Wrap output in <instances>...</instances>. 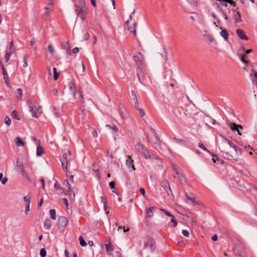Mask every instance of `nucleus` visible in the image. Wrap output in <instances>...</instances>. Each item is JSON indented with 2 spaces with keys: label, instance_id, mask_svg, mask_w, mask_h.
Here are the masks:
<instances>
[{
  "label": "nucleus",
  "instance_id": "1",
  "mask_svg": "<svg viewBox=\"0 0 257 257\" xmlns=\"http://www.w3.org/2000/svg\"><path fill=\"white\" fill-rule=\"evenodd\" d=\"M149 247L151 251H153L156 248L155 241L154 239L151 237H149L147 242L144 243V247L147 248Z\"/></svg>",
  "mask_w": 257,
  "mask_h": 257
},
{
  "label": "nucleus",
  "instance_id": "2",
  "mask_svg": "<svg viewBox=\"0 0 257 257\" xmlns=\"http://www.w3.org/2000/svg\"><path fill=\"white\" fill-rule=\"evenodd\" d=\"M68 223L67 219L63 216H59L58 219L57 225L60 229H63Z\"/></svg>",
  "mask_w": 257,
  "mask_h": 257
},
{
  "label": "nucleus",
  "instance_id": "3",
  "mask_svg": "<svg viewBox=\"0 0 257 257\" xmlns=\"http://www.w3.org/2000/svg\"><path fill=\"white\" fill-rule=\"evenodd\" d=\"M75 10L77 15L78 17H80V18L82 20H85L84 14L85 13L86 10L85 8H84L83 7H80L79 6L77 5H75Z\"/></svg>",
  "mask_w": 257,
  "mask_h": 257
},
{
  "label": "nucleus",
  "instance_id": "4",
  "mask_svg": "<svg viewBox=\"0 0 257 257\" xmlns=\"http://www.w3.org/2000/svg\"><path fill=\"white\" fill-rule=\"evenodd\" d=\"M161 186L163 188L164 191L167 193L168 195H173L172 191L170 188L168 180L164 179L161 183Z\"/></svg>",
  "mask_w": 257,
  "mask_h": 257
},
{
  "label": "nucleus",
  "instance_id": "5",
  "mask_svg": "<svg viewBox=\"0 0 257 257\" xmlns=\"http://www.w3.org/2000/svg\"><path fill=\"white\" fill-rule=\"evenodd\" d=\"M222 149L221 152H222V156L224 159L235 162L238 161L237 158L234 157L233 155L225 151L226 150L225 148L222 147Z\"/></svg>",
  "mask_w": 257,
  "mask_h": 257
},
{
  "label": "nucleus",
  "instance_id": "6",
  "mask_svg": "<svg viewBox=\"0 0 257 257\" xmlns=\"http://www.w3.org/2000/svg\"><path fill=\"white\" fill-rule=\"evenodd\" d=\"M226 124L233 132L238 131V128H240L241 130L243 129L242 125L240 124H237L234 122L227 121Z\"/></svg>",
  "mask_w": 257,
  "mask_h": 257
},
{
  "label": "nucleus",
  "instance_id": "7",
  "mask_svg": "<svg viewBox=\"0 0 257 257\" xmlns=\"http://www.w3.org/2000/svg\"><path fill=\"white\" fill-rule=\"evenodd\" d=\"M236 32L238 37L239 39L244 40H248V37L245 35V32L243 30L240 29H237L236 30Z\"/></svg>",
  "mask_w": 257,
  "mask_h": 257
},
{
  "label": "nucleus",
  "instance_id": "8",
  "mask_svg": "<svg viewBox=\"0 0 257 257\" xmlns=\"http://www.w3.org/2000/svg\"><path fill=\"white\" fill-rule=\"evenodd\" d=\"M134 161L132 160L131 156H127V159L126 161V165L128 167H131L132 170L135 171L136 168L133 164Z\"/></svg>",
  "mask_w": 257,
  "mask_h": 257
},
{
  "label": "nucleus",
  "instance_id": "9",
  "mask_svg": "<svg viewBox=\"0 0 257 257\" xmlns=\"http://www.w3.org/2000/svg\"><path fill=\"white\" fill-rule=\"evenodd\" d=\"M105 247L107 254L110 255L111 252L114 249V247L110 242V239H109L108 243L105 244Z\"/></svg>",
  "mask_w": 257,
  "mask_h": 257
},
{
  "label": "nucleus",
  "instance_id": "10",
  "mask_svg": "<svg viewBox=\"0 0 257 257\" xmlns=\"http://www.w3.org/2000/svg\"><path fill=\"white\" fill-rule=\"evenodd\" d=\"M3 75L4 77V80L5 81V84L8 86H10L9 85V78L8 76V74H7L5 68L3 67Z\"/></svg>",
  "mask_w": 257,
  "mask_h": 257
},
{
  "label": "nucleus",
  "instance_id": "11",
  "mask_svg": "<svg viewBox=\"0 0 257 257\" xmlns=\"http://www.w3.org/2000/svg\"><path fill=\"white\" fill-rule=\"evenodd\" d=\"M63 184L64 185L66 186V187H68V192L69 193L70 195L71 196V195L73 194V196L75 197L74 192L72 190L71 185L69 183L68 180H65L63 181Z\"/></svg>",
  "mask_w": 257,
  "mask_h": 257
},
{
  "label": "nucleus",
  "instance_id": "12",
  "mask_svg": "<svg viewBox=\"0 0 257 257\" xmlns=\"http://www.w3.org/2000/svg\"><path fill=\"white\" fill-rule=\"evenodd\" d=\"M155 207L154 206L150 207L148 209L146 210V217H152L154 214V210H155Z\"/></svg>",
  "mask_w": 257,
  "mask_h": 257
},
{
  "label": "nucleus",
  "instance_id": "13",
  "mask_svg": "<svg viewBox=\"0 0 257 257\" xmlns=\"http://www.w3.org/2000/svg\"><path fill=\"white\" fill-rule=\"evenodd\" d=\"M173 176L175 178H177L182 184H183L186 182V178L183 173L178 175V177H176L175 175H174Z\"/></svg>",
  "mask_w": 257,
  "mask_h": 257
},
{
  "label": "nucleus",
  "instance_id": "14",
  "mask_svg": "<svg viewBox=\"0 0 257 257\" xmlns=\"http://www.w3.org/2000/svg\"><path fill=\"white\" fill-rule=\"evenodd\" d=\"M172 167L173 171L175 173L176 175H179L183 173V172L180 170V167L178 165L175 164H173Z\"/></svg>",
  "mask_w": 257,
  "mask_h": 257
},
{
  "label": "nucleus",
  "instance_id": "15",
  "mask_svg": "<svg viewBox=\"0 0 257 257\" xmlns=\"http://www.w3.org/2000/svg\"><path fill=\"white\" fill-rule=\"evenodd\" d=\"M71 153L69 150H67V153H64L62 155V157L61 159V162H68L69 159L68 158V156H71Z\"/></svg>",
  "mask_w": 257,
  "mask_h": 257
},
{
  "label": "nucleus",
  "instance_id": "16",
  "mask_svg": "<svg viewBox=\"0 0 257 257\" xmlns=\"http://www.w3.org/2000/svg\"><path fill=\"white\" fill-rule=\"evenodd\" d=\"M220 36L223 38L225 41L228 39L229 34L226 29H224L220 32Z\"/></svg>",
  "mask_w": 257,
  "mask_h": 257
},
{
  "label": "nucleus",
  "instance_id": "17",
  "mask_svg": "<svg viewBox=\"0 0 257 257\" xmlns=\"http://www.w3.org/2000/svg\"><path fill=\"white\" fill-rule=\"evenodd\" d=\"M233 17L235 19V23H238L242 22V20L241 19V15L239 12H237L236 14H234Z\"/></svg>",
  "mask_w": 257,
  "mask_h": 257
},
{
  "label": "nucleus",
  "instance_id": "18",
  "mask_svg": "<svg viewBox=\"0 0 257 257\" xmlns=\"http://www.w3.org/2000/svg\"><path fill=\"white\" fill-rule=\"evenodd\" d=\"M68 86L70 90L72 91V93H73V96L75 97L76 95V89L74 83L72 81L70 82L68 84Z\"/></svg>",
  "mask_w": 257,
  "mask_h": 257
},
{
  "label": "nucleus",
  "instance_id": "19",
  "mask_svg": "<svg viewBox=\"0 0 257 257\" xmlns=\"http://www.w3.org/2000/svg\"><path fill=\"white\" fill-rule=\"evenodd\" d=\"M52 225V222L50 219H47L45 220L44 223V227L46 229H49Z\"/></svg>",
  "mask_w": 257,
  "mask_h": 257
},
{
  "label": "nucleus",
  "instance_id": "20",
  "mask_svg": "<svg viewBox=\"0 0 257 257\" xmlns=\"http://www.w3.org/2000/svg\"><path fill=\"white\" fill-rule=\"evenodd\" d=\"M43 153H44V151L43 147L40 146V145H38L37 148V156H40Z\"/></svg>",
  "mask_w": 257,
  "mask_h": 257
},
{
  "label": "nucleus",
  "instance_id": "21",
  "mask_svg": "<svg viewBox=\"0 0 257 257\" xmlns=\"http://www.w3.org/2000/svg\"><path fill=\"white\" fill-rule=\"evenodd\" d=\"M15 142L16 143V145L17 146H24V142L22 140L21 138L17 137L15 139Z\"/></svg>",
  "mask_w": 257,
  "mask_h": 257
},
{
  "label": "nucleus",
  "instance_id": "22",
  "mask_svg": "<svg viewBox=\"0 0 257 257\" xmlns=\"http://www.w3.org/2000/svg\"><path fill=\"white\" fill-rule=\"evenodd\" d=\"M78 91H79V93L80 94V97L81 99L80 100L81 106L83 107V106H84L85 102H84V100L83 95L82 94V91L81 90V87H80L78 88Z\"/></svg>",
  "mask_w": 257,
  "mask_h": 257
},
{
  "label": "nucleus",
  "instance_id": "23",
  "mask_svg": "<svg viewBox=\"0 0 257 257\" xmlns=\"http://www.w3.org/2000/svg\"><path fill=\"white\" fill-rule=\"evenodd\" d=\"M30 199L31 195L30 193H29L27 196H25L23 197V200L25 202V204H30Z\"/></svg>",
  "mask_w": 257,
  "mask_h": 257
},
{
  "label": "nucleus",
  "instance_id": "24",
  "mask_svg": "<svg viewBox=\"0 0 257 257\" xmlns=\"http://www.w3.org/2000/svg\"><path fill=\"white\" fill-rule=\"evenodd\" d=\"M50 215L51 218L53 220H55L56 219V211L54 209H52L50 210Z\"/></svg>",
  "mask_w": 257,
  "mask_h": 257
},
{
  "label": "nucleus",
  "instance_id": "25",
  "mask_svg": "<svg viewBox=\"0 0 257 257\" xmlns=\"http://www.w3.org/2000/svg\"><path fill=\"white\" fill-rule=\"evenodd\" d=\"M133 59L135 62L136 63L138 67L140 68L141 63L140 58L137 56H134Z\"/></svg>",
  "mask_w": 257,
  "mask_h": 257
},
{
  "label": "nucleus",
  "instance_id": "26",
  "mask_svg": "<svg viewBox=\"0 0 257 257\" xmlns=\"http://www.w3.org/2000/svg\"><path fill=\"white\" fill-rule=\"evenodd\" d=\"M143 155L146 159L151 158V154L152 153L149 152L147 150H145L143 152Z\"/></svg>",
  "mask_w": 257,
  "mask_h": 257
},
{
  "label": "nucleus",
  "instance_id": "27",
  "mask_svg": "<svg viewBox=\"0 0 257 257\" xmlns=\"http://www.w3.org/2000/svg\"><path fill=\"white\" fill-rule=\"evenodd\" d=\"M94 166V165H93L92 166V171L94 172V174L95 177L97 178V179L100 180L101 177H100V175H99L98 170L95 169L94 168H93Z\"/></svg>",
  "mask_w": 257,
  "mask_h": 257
},
{
  "label": "nucleus",
  "instance_id": "28",
  "mask_svg": "<svg viewBox=\"0 0 257 257\" xmlns=\"http://www.w3.org/2000/svg\"><path fill=\"white\" fill-rule=\"evenodd\" d=\"M174 139L176 140L177 142L181 143L186 146H187V142L185 140L181 139H177L176 137H174Z\"/></svg>",
  "mask_w": 257,
  "mask_h": 257
},
{
  "label": "nucleus",
  "instance_id": "29",
  "mask_svg": "<svg viewBox=\"0 0 257 257\" xmlns=\"http://www.w3.org/2000/svg\"><path fill=\"white\" fill-rule=\"evenodd\" d=\"M101 201L103 203L104 209L106 211L107 209L106 198L105 196L101 197Z\"/></svg>",
  "mask_w": 257,
  "mask_h": 257
},
{
  "label": "nucleus",
  "instance_id": "30",
  "mask_svg": "<svg viewBox=\"0 0 257 257\" xmlns=\"http://www.w3.org/2000/svg\"><path fill=\"white\" fill-rule=\"evenodd\" d=\"M101 201L103 203L104 209L106 211L107 209L106 198L105 196L101 197Z\"/></svg>",
  "mask_w": 257,
  "mask_h": 257
},
{
  "label": "nucleus",
  "instance_id": "31",
  "mask_svg": "<svg viewBox=\"0 0 257 257\" xmlns=\"http://www.w3.org/2000/svg\"><path fill=\"white\" fill-rule=\"evenodd\" d=\"M16 168L21 172L23 171V170H24L23 165L22 164H20L18 161H17Z\"/></svg>",
  "mask_w": 257,
  "mask_h": 257
},
{
  "label": "nucleus",
  "instance_id": "32",
  "mask_svg": "<svg viewBox=\"0 0 257 257\" xmlns=\"http://www.w3.org/2000/svg\"><path fill=\"white\" fill-rule=\"evenodd\" d=\"M53 73H54V79L55 80H57L58 79L59 74L57 71V69L55 67H54L53 69Z\"/></svg>",
  "mask_w": 257,
  "mask_h": 257
},
{
  "label": "nucleus",
  "instance_id": "33",
  "mask_svg": "<svg viewBox=\"0 0 257 257\" xmlns=\"http://www.w3.org/2000/svg\"><path fill=\"white\" fill-rule=\"evenodd\" d=\"M12 117L14 119H15L16 120H20V119L19 116L18 115V112H17V111L16 110H15L12 111Z\"/></svg>",
  "mask_w": 257,
  "mask_h": 257
},
{
  "label": "nucleus",
  "instance_id": "34",
  "mask_svg": "<svg viewBox=\"0 0 257 257\" xmlns=\"http://www.w3.org/2000/svg\"><path fill=\"white\" fill-rule=\"evenodd\" d=\"M79 242H80V244L82 246H85L87 244L86 241H85L84 239L83 238V237H82V236H80L79 237Z\"/></svg>",
  "mask_w": 257,
  "mask_h": 257
},
{
  "label": "nucleus",
  "instance_id": "35",
  "mask_svg": "<svg viewBox=\"0 0 257 257\" xmlns=\"http://www.w3.org/2000/svg\"><path fill=\"white\" fill-rule=\"evenodd\" d=\"M203 36L204 37H205L209 41V42H210V43L213 42V40H214L213 37L211 35H210L203 34Z\"/></svg>",
  "mask_w": 257,
  "mask_h": 257
},
{
  "label": "nucleus",
  "instance_id": "36",
  "mask_svg": "<svg viewBox=\"0 0 257 257\" xmlns=\"http://www.w3.org/2000/svg\"><path fill=\"white\" fill-rule=\"evenodd\" d=\"M136 149L139 151H141V152H143L145 149H144V146L143 145H141L140 144H138L136 145Z\"/></svg>",
  "mask_w": 257,
  "mask_h": 257
},
{
  "label": "nucleus",
  "instance_id": "37",
  "mask_svg": "<svg viewBox=\"0 0 257 257\" xmlns=\"http://www.w3.org/2000/svg\"><path fill=\"white\" fill-rule=\"evenodd\" d=\"M198 147L202 149V150H203L204 151L207 152V153H208L209 154H211V152L208 150L204 146L203 144L202 143H199L198 144Z\"/></svg>",
  "mask_w": 257,
  "mask_h": 257
},
{
  "label": "nucleus",
  "instance_id": "38",
  "mask_svg": "<svg viewBox=\"0 0 257 257\" xmlns=\"http://www.w3.org/2000/svg\"><path fill=\"white\" fill-rule=\"evenodd\" d=\"M12 53H11V51H9L8 50H6V55H5V58L6 60V62H8L10 58V56L11 55Z\"/></svg>",
  "mask_w": 257,
  "mask_h": 257
},
{
  "label": "nucleus",
  "instance_id": "39",
  "mask_svg": "<svg viewBox=\"0 0 257 257\" xmlns=\"http://www.w3.org/2000/svg\"><path fill=\"white\" fill-rule=\"evenodd\" d=\"M106 127H109V128H111V129H112V132H113V133H116V132H117V131H118V128H117V127H116V125H113V126H112V127H111L110 125H109V124H106Z\"/></svg>",
  "mask_w": 257,
  "mask_h": 257
},
{
  "label": "nucleus",
  "instance_id": "40",
  "mask_svg": "<svg viewBox=\"0 0 257 257\" xmlns=\"http://www.w3.org/2000/svg\"><path fill=\"white\" fill-rule=\"evenodd\" d=\"M246 57L247 56H246V54H243L240 57V60L243 63L247 64L248 63V61L245 59Z\"/></svg>",
  "mask_w": 257,
  "mask_h": 257
},
{
  "label": "nucleus",
  "instance_id": "41",
  "mask_svg": "<svg viewBox=\"0 0 257 257\" xmlns=\"http://www.w3.org/2000/svg\"><path fill=\"white\" fill-rule=\"evenodd\" d=\"M29 108H30V111L32 113V115L33 116H34L36 118H37L38 117V116H37V113L34 110L32 106H29Z\"/></svg>",
  "mask_w": 257,
  "mask_h": 257
},
{
  "label": "nucleus",
  "instance_id": "42",
  "mask_svg": "<svg viewBox=\"0 0 257 257\" xmlns=\"http://www.w3.org/2000/svg\"><path fill=\"white\" fill-rule=\"evenodd\" d=\"M231 143V142L230 141H229V140H228L226 138L223 137V142H222V143L223 144V146L222 147L225 148V146L226 145L228 144V145H229V144Z\"/></svg>",
  "mask_w": 257,
  "mask_h": 257
},
{
  "label": "nucleus",
  "instance_id": "43",
  "mask_svg": "<svg viewBox=\"0 0 257 257\" xmlns=\"http://www.w3.org/2000/svg\"><path fill=\"white\" fill-rule=\"evenodd\" d=\"M231 143V142L230 141H229V140H228L226 138L223 137V142H222V143L223 144V146L222 147L225 148V146L226 145L228 144V145H229V144Z\"/></svg>",
  "mask_w": 257,
  "mask_h": 257
},
{
  "label": "nucleus",
  "instance_id": "44",
  "mask_svg": "<svg viewBox=\"0 0 257 257\" xmlns=\"http://www.w3.org/2000/svg\"><path fill=\"white\" fill-rule=\"evenodd\" d=\"M17 93L19 95L17 97L18 100H21L22 96V90L21 88L17 89Z\"/></svg>",
  "mask_w": 257,
  "mask_h": 257
},
{
  "label": "nucleus",
  "instance_id": "45",
  "mask_svg": "<svg viewBox=\"0 0 257 257\" xmlns=\"http://www.w3.org/2000/svg\"><path fill=\"white\" fill-rule=\"evenodd\" d=\"M40 254L41 255V257H45L46 256V251L45 248H41L40 250Z\"/></svg>",
  "mask_w": 257,
  "mask_h": 257
},
{
  "label": "nucleus",
  "instance_id": "46",
  "mask_svg": "<svg viewBox=\"0 0 257 257\" xmlns=\"http://www.w3.org/2000/svg\"><path fill=\"white\" fill-rule=\"evenodd\" d=\"M5 123L8 125L9 126L11 125V120L10 117L8 116H6L5 118Z\"/></svg>",
  "mask_w": 257,
  "mask_h": 257
},
{
  "label": "nucleus",
  "instance_id": "47",
  "mask_svg": "<svg viewBox=\"0 0 257 257\" xmlns=\"http://www.w3.org/2000/svg\"><path fill=\"white\" fill-rule=\"evenodd\" d=\"M186 199L191 201L192 203H195V199L194 197L189 196L187 193H185Z\"/></svg>",
  "mask_w": 257,
  "mask_h": 257
},
{
  "label": "nucleus",
  "instance_id": "48",
  "mask_svg": "<svg viewBox=\"0 0 257 257\" xmlns=\"http://www.w3.org/2000/svg\"><path fill=\"white\" fill-rule=\"evenodd\" d=\"M13 47V42L11 41L10 43V47L9 48H7V50H8L9 51H11V53H13L15 51V50Z\"/></svg>",
  "mask_w": 257,
  "mask_h": 257
},
{
  "label": "nucleus",
  "instance_id": "49",
  "mask_svg": "<svg viewBox=\"0 0 257 257\" xmlns=\"http://www.w3.org/2000/svg\"><path fill=\"white\" fill-rule=\"evenodd\" d=\"M62 166L64 170H66V171H68L67 169V166H68V162H61Z\"/></svg>",
  "mask_w": 257,
  "mask_h": 257
},
{
  "label": "nucleus",
  "instance_id": "50",
  "mask_svg": "<svg viewBox=\"0 0 257 257\" xmlns=\"http://www.w3.org/2000/svg\"><path fill=\"white\" fill-rule=\"evenodd\" d=\"M63 47L64 49H67V52L70 51V46L69 45V41L66 42V43L63 45Z\"/></svg>",
  "mask_w": 257,
  "mask_h": 257
},
{
  "label": "nucleus",
  "instance_id": "51",
  "mask_svg": "<svg viewBox=\"0 0 257 257\" xmlns=\"http://www.w3.org/2000/svg\"><path fill=\"white\" fill-rule=\"evenodd\" d=\"M161 210L163 211L166 215L170 216V217H174V216L169 211H168L164 209H161Z\"/></svg>",
  "mask_w": 257,
  "mask_h": 257
},
{
  "label": "nucleus",
  "instance_id": "52",
  "mask_svg": "<svg viewBox=\"0 0 257 257\" xmlns=\"http://www.w3.org/2000/svg\"><path fill=\"white\" fill-rule=\"evenodd\" d=\"M48 50L51 53L52 55H53L54 52V49L53 48V47L51 45H49L48 46Z\"/></svg>",
  "mask_w": 257,
  "mask_h": 257
},
{
  "label": "nucleus",
  "instance_id": "53",
  "mask_svg": "<svg viewBox=\"0 0 257 257\" xmlns=\"http://www.w3.org/2000/svg\"><path fill=\"white\" fill-rule=\"evenodd\" d=\"M163 51H164V54H162V57L165 59H167V50L165 48H163Z\"/></svg>",
  "mask_w": 257,
  "mask_h": 257
},
{
  "label": "nucleus",
  "instance_id": "54",
  "mask_svg": "<svg viewBox=\"0 0 257 257\" xmlns=\"http://www.w3.org/2000/svg\"><path fill=\"white\" fill-rule=\"evenodd\" d=\"M218 8H219V11L221 12L223 16H224V18L225 20H227L228 18L226 16V14L225 13V11H223L222 9H221L220 8H219V6L218 5Z\"/></svg>",
  "mask_w": 257,
  "mask_h": 257
},
{
  "label": "nucleus",
  "instance_id": "55",
  "mask_svg": "<svg viewBox=\"0 0 257 257\" xmlns=\"http://www.w3.org/2000/svg\"><path fill=\"white\" fill-rule=\"evenodd\" d=\"M27 56L26 55V56H25V57L24 58L23 67L24 68H26V67H27L28 66V62H27Z\"/></svg>",
  "mask_w": 257,
  "mask_h": 257
},
{
  "label": "nucleus",
  "instance_id": "56",
  "mask_svg": "<svg viewBox=\"0 0 257 257\" xmlns=\"http://www.w3.org/2000/svg\"><path fill=\"white\" fill-rule=\"evenodd\" d=\"M210 154L213 157V158L212 159V161H213V163H216L217 160H218V161L219 160V159H218V157L216 155H214L212 153Z\"/></svg>",
  "mask_w": 257,
  "mask_h": 257
},
{
  "label": "nucleus",
  "instance_id": "57",
  "mask_svg": "<svg viewBox=\"0 0 257 257\" xmlns=\"http://www.w3.org/2000/svg\"><path fill=\"white\" fill-rule=\"evenodd\" d=\"M115 183L113 181H111L109 183V186H110V188L112 189H115Z\"/></svg>",
  "mask_w": 257,
  "mask_h": 257
},
{
  "label": "nucleus",
  "instance_id": "58",
  "mask_svg": "<svg viewBox=\"0 0 257 257\" xmlns=\"http://www.w3.org/2000/svg\"><path fill=\"white\" fill-rule=\"evenodd\" d=\"M182 234L183 235H184L186 237H188L189 235V232L187 230H182Z\"/></svg>",
  "mask_w": 257,
  "mask_h": 257
},
{
  "label": "nucleus",
  "instance_id": "59",
  "mask_svg": "<svg viewBox=\"0 0 257 257\" xmlns=\"http://www.w3.org/2000/svg\"><path fill=\"white\" fill-rule=\"evenodd\" d=\"M22 176L26 177L28 179L30 180V178L29 177L27 173L25 171V170H23V171L21 172Z\"/></svg>",
  "mask_w": 257,
  "mask_h": 257
},
{
  "label": "nucleus",
  "instance_id": "60",
  "mask_svg": "<svg viewBox=\"0 0 257 257\" xmlns=\"http://www.w3.org/2000/svg\"><path fill=\"white\" fill-rule=\"evenodd\" d=\"M174 217H172L171 219V221L173 223V226L175 227L177 225V221L174 218Z\"/></svg>",
  "mask_w": 257,
  "mask_h": 257
},
{
  "label": "nucleus",
  "instance_id": "61",
  "mask_svg": "<svg viewBox=\"0 0 257 257\" xmlns=\"http://www.w3.org/2000/svg\"><path fill=\"white\" fill-rule=\"evenodd\" d=\"M138 110L140 111V114L141 116H143L145 114V111L142 108H139Z\"/></svg>",
  "mask_w": 257,
  "mask_h": 257
},
{
  "label": "nucleus",
  "instance_id": "62",
  "mask_svg": "<svg viewBox=\"0 0 257 257\" xmlns=\"http://www.w3.org/2000/svg\"><path fill=\"white\" fill-rule=\"evenodd\" d=\"M226 3L230 4V5H231L233 7L236 6L235 2H234L232 0H227V1H226Z\"/></svg>",
  "mask_w": 257,
  "mask_h": 257
},
{
  "label": "nucleus",
  "instance_id": "63",
  "mask_svg": "<svg viewBox=\"0 0 257 257\" xmlns=\"http://www.w3.org/2000/svg\"><path fill=\"white\" fill-rule=\"evenodd\" d=\"M30 210V204H26V209L25 210V213L26 214H27L28 212Z\"/></svg>",
  "mask_w": 257,
  "mask_h": 257
},
{
  "label": "nucleus",
  "instance_id": "64",
  "mask_svg": "<svg viewBox=\"0 0 257 257\" xmlns=\"http://www.w3.org/2000/svg\"><path fill=\"white\" fill-rule=\"evenodd\" d=\"M1 181L3 185H5L8 181V178L7 177H5L2 179Z\"/></svg>",
  "mask_w": 257,
  "mask_h": 257
}]
</instances>
